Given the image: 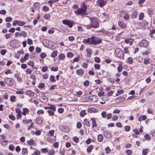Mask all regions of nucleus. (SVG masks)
<instances>
[{"label": "nucleus", "mask_w": 155, "mask_h": 155, "mask_svg": "<svg viewBox=\"0 0 155 155\" xmlns=\"http://www.w3.org/2000/svg\"><path fill=\"white\" fill-rule=\"evenodd\" d=\"M88 6L85 2L81 3V8H78L74 11V13L77 15L83 16L87 15L86 12Z\"/></svg>", "instance_id": "1"}, {"label": "nucleus", "mask_w": 155, "mask_h": 155, "mask_svg": "<svg viewBox=\"0 0 155 155\" xmlns=\"http://www.w3.org/2000/svg\"><path fill=\"white\" fill-rule=\"evenodd\" d=\"M91 44L97 45L101 42V39L97 37H92L91 38Z\"/></svg>", "instance_id": "2"}, {"label": "nucleus", "mask_w": 155, "mask_h": 155, "mask_svg": "<svg viewBox=\"0 0 155 155\" xmlns=\"http://www.w3.org/2000/svg\"><path fill=\"white\" fill-rule=\"evenodd\" d=\"M91 21V26L94 28H98L99 25V23H98L97 20L94 18H90Z\"/></svg>", "instance_id": "3"}, {"label": "nucleus", "mask_w": 155, "mask_h": 155, "mask_svg": "<svg viewBox=\"0 0 155 155\" xmlns=\"http://www.w3.org/2000/svg\"><path fill=\"white\" fill-rule=\"evenodd\" d=\"M115 52L117 56L121 59H123L124 57V53L123 51L120 48H117L115 50Z\"/></svg>", "instance_id": "4"}, {"label": "nucleus", "mask_w": 155, "mask_h": 155, "mask_svg": "<svg viewBox=\"0 0 155 155\" xmlns=\"http://www.w3.org/2000/svg\"><path fill=\"white\" fill-rule=\"evenodd\" d=\"M62 21L63 24L68 26L70 28H72L74 24V22L71 20L65 19L63 20Z\"/></svg>", "instance_id": "5"}, {"label": "nucleus", "mask_w": 155, "mask_h": 155, "mask_svg": "<svg viewBox=\"0 0 155 155\" xmlns=\"http://www.w3.org/2000/svg\"><path fill=\"white\" fill-rule=\"evenodd\" d=\"M107 1L108 0H98L97 2V4L101 8H102L106 5Z\"/></svg>", "instance_id": "6"}, {"label": "nucleus", "mask_w": 155, "mask_h": 155, "mask_svg": "<svg viewBox=\"0 0 155 155\" xmlns=\"http://www.w3.org/2000/svg\"><path fill=\"white\" fill-rule=\"evenodd\" d=\"M5 84L8 86H11L13 84V82L11 78H7L5 80Z\"/></svg>", "instance_id": "7"}, {"label": "nucleus", "mask_w": 155, "mask_h": 155, "mask_svg": "<svg viewBox=\"0 0 155 155\" xmlns=\"http://www.w3.org/2000/svg\"><path fill=\"white\" fill-rule=\"evenodd\" d=\"M59 128L61 131L64 132H68L70 130L69 128L65 125H61L59 126Z\"/></svg>", "instance_id": "8"}, {"label": "nucleus", "mask_w": 155, "mask_h": 155, "mask_svg": "<svg viewBox=\"0 0 155 155\" xmlns=\"http://www.w3.org/2000/svg\"><path fill=\"white\" fill-rule=\"evenodd\" d=\"M148 42L147 40H143L140 42V45L141 47H146L148 45Z\"/></svg>", "instance_id": "9"}, {"label": "nucleus", "mask_w": 155, "mask_h": 155, "mask_svg": "<svg viewBox=\"0 0 155 155\" xmlns=\"http://www.w3.org/2000/svg\"><path fill=\"white\" fill-rule=\"evenodd\" d=\"M40 100L42 102L45 103L47 102L48 100V98L45 96V94L39 97Z\"/></svg>", "instance_id": "10"}, {"label": "nucleus", "mask_w": 155, "mask_h": 155, "mask_svg": "<svg viewBox=\"0 0 155 155\" xmlns=\"http://www.w3.org/2000/svg\"><path fill=\"white\" fill-rule=\"evenodd\" d=\"M134 40V39L133 38H128L125 39L124 42L127 44L131 45L133 43Z\"/></svg>", "instance_id": "11"}, {"label": "nucleus", "mask_w": 155, "mask_h": 155, "mask_svg": "<svg viewBox=\"0 0 155 155\" xmlns=\"http://www.w3.org/2000/svg\"><path fill=\"white\" fill-rule=\"evenodd\" d=\"M84 73V70L82 68H79L76 71V74L78 75L82 76Z\"/></svg>", "instance_id": "12"}, {"label": "nucleus", "mask_w": 155, "mask_h": 155, "mask_svg": "<svg viewBox=\"0 0 155 155\" xmlns=\"http://www.w3.org/2000/svg\"><path fill=\"white\" fill-rule=\"evenodd\" d=\"M91 120H92V128H93L95 127H97V125L96 122L97 119L95 118H91Z\"/></svg>", "instance_id": "13"}, {"label": "nucleus", "mask_w": 155, "mask_h": 155, "mask_svg": "<svg viewBox=\"0 0 155 155\" xmlns=\"http://www.w3.org/2000/svg\"><path fill=\"white\" fill-rule=\"evenodd\" d=\"M87 111L91 113H95L98 112V110L97 109L92 107L88 108Z\"/></svg>", "instance_id": "14"}, {"label": "nucleus", "mask_w": 155, "mask_h": 155, "mask_svg": "<svg viewBox=\"0 0 155 155\" xmlns=\"http://www.w3.org/2000/svg\"><path fill=\"white\" fill-rule=\"evenodd\" d=\"M125 100V98L123 97H119L116 98L115 101L117 103H119L124 101Z\"/></svg>", "instance_id": "15"}, {"label": "nucleus", "mask_w": 155, "mask_h": 155, "mask_svg": "<svg viewBox=\"0 0 155 155\" xmlns=\"http://www.w3.org/2000/svg\"><path fill=\"white\" fill-rule=\"evenodd\" d=\"M103 134L105 137L107 138H109L111 136V134L107 131H104Z\"/></svg>", "instance_id": "16"}, {"label": "nucleus", "mask_w": 155, "mask_h": 155, "mask_svg": "<svg viewBox=\"0 0 155 155\" xmlns=\"http://www.w3.org/2000/svg\"><path fill=\"white\" fill-rule=\"evenodd\" d=\"M118 25L122 28H125L126 27L125 24L122 21H119L118 22Z\"/></svg>", "instance_id": "17"}, {"label": "nucleus", "mask_w": 155, "mask_h": 155, "mask_svg": "<svg viewBox=\"0 0 155 155\" xmlns=\"http://www.w3.org/2000/svg\"><path fill=\"white\" fill-rule=\"evenodd\" d=\"M14 77L17 79V80L19 82H22V79L21 78V76L17 74H14Z\"/></svg>", "instance_id": "18"}, {"label": "nucleus", "mask_w": 155, "mask_h": 155, "mask_svg": "<svg viewBox=\"0 0 155 155\" xmlns=\"http://www.w3.org/2000/svg\"><path fill=\"white\" fill-rule=\"evenodd\" d=\"M46 108L48 109L51 110L53 111L56 110L55 106L53 105H51L49 106L46 107Z\"/></svg>", "instance_id": "19"}, {"label": "nucleus", "mask_w": 155, "mask_h": 155, "mask_svg": "<svg viewBox=\"0 0 155 155\" xmlns=\"http://www.w3.org/2000/svg\"><path fill=\"white\" fill-rule=\"evenodd\" d=\"M29 110L28 109L26 108H24L23 109V112L22 114L24 115H25L27 114H28Z\"/></svg>", "instance_id": "20"}, {"label": "nucleus", "mask_w": 155, "mask_h": 155, "mask_svg": "<svg viewBox=\"0 0 155 155\" xmlns=\"http://www.w3.org/2000/svg\"><path fill=\"white\" fill-rule=\"evenodd\" d=\"M26 94L27 95L30 96H33L34 95V93L31 90H28L26 92Z\"/></svg>", "instance_id": "21"}, {"label": "nucleus", "mask_w": 155, "mask_h": 155, "mask_svg": "<svg viewBox=\"0 0 155 155\" xmlns=\"http://www.w3.org/2000/svg\"><path fill=\"white\" fill-rule=\"evenodd\" d=\"M87 55L88 57H90L92 53V50L91 49L87 48Z\"/></svg>", "instance_id": "22"}, {"label": "nucleus", "mask_w": 155, "mask_h": 155, "mask_svg": "<svg viewBox=\"0 0 155 155\" xmlns=\"http://www.w3.org/2000/svg\"><path fill=\"white\" fill-rule=\"evenodd\" d=\"M16 23L17 24L20 26H22L24 25L25 24V22H23L21 21H15Z\"/></svg>", "instance_id": "23"}, {"label": "nucleus", "mask_w": 155, "mask_h": 155, "mask_svg": "<svg viewBox=\"0 0 155 155\" xmlns=\"http://www.w3.org/2000/svg\"><path fill=\"white\" fill-rule=\"evenodd\" d=\"M150 58H144V59L143 63L145 65L150 64L151 61Z\"/></svg>", "instance_id": "24"}, {"label": "nucleus", "mask_w": 155, "mask_h": 155, "mask_svg": "<svg viewBox=\"0 0 155 155\" xmlns=\"http://www.w3.org/2000/svg\"><path fill=\"white\" fill-rule=\"evenodd\" d=\"M36 121L37 124H38L40 125L42 123L43 120L41 118L39 117H38L37 118L36 120Z\"/></svg>", "instance_id": "25"}, {"label": "nucleus", "mask_w": 155, "mask_h": 155, "mask_svg": "<svg viewBox=\"0 0 155 155\" xmlns=\"http://www.w3.org/2000/svg\"><path fill=\"white\" fill-rule=\"evenodd\" d=\"M147 116L144 115H143L142 116H140L138 118V120L139 121H141L142 120H146V119H147Z\"/></svg>", "instance_id": "26"}, {"label": "nucleus", "mask_w": 155, "mask_h": 155, "mask_svg": "<svg viewBox=\"0 0 155 155\" xmlns=\"http://www.w3.org/2000/svg\"><path fill=\"white\" fill-rule=\"evenodd\" d=\"M58 51L57 50L54 51L51 54V56L53 58H54L57 56Z\"/></svg>", "instance_id": "27"}, {"label": "nucleus", "mask_w": 155, "mask_h": 155, "mask_svg": "<svg viewBox=\"0 0 155 155\" xmlns=\"http://www.w3.org/2000/svg\"><path fill=\"white\" fill-rule=\"evenodd\" d=\"M103 137L102 134H99L97 137V140L99 142H101L103 140Z\"/></svg>", "instance_id": "28"}, {"label": "nucleus", "mask_w": 155, "mask_h": 155, "mask_svg": "<svg viewBox=\"0 0 155 155\" xmlns=\"http://www.w3.org/2000/svg\"><path fill=\"white\" fill-rule=\"evenodd\" d=\"M84 124L87 127H90V124L89 121H87L86 119H85L84 121Z\"/></svg>", "instance_id": "29"}, {"label": "nucleus", "mask_w": 155, "mask_h": 155, "mask_svg": "<svg viewBox=\"0 0 155 155\" xmlns=\"http://www.w3.org/2000/svg\"><path fill=\"white\" fill-rule=\"evenodd\" d=\"M27 143L30 146H33L34 143V141L32 139H31L30 140L28 141Z\"/></svg>", "instance_id": "30"}, {"label": "nucleus", "mask_w": 155, "mask_h": 155, "mask_svg": "<svg viewBox=\"0 0 155 155\" xmlns=\"http://www.w3.org/2000/svg\"><path fill=\"white\" fill-rule=\"evenodd\" d=\"M94 148V146L93 145H90L87 148V152L90 153L91 152L92 150Z\"/></svg>", "instance_id": "31"}, {"label": "nucleus", "mask_w": 155, "mask_h": 155, "mask_svg": "<svg viewBox=\"0 0 155 155\" xmlns=\"http://www.w3.org/2000/svg\"><path fill=\"white\" fill-rule=\"evenodd\" d=\"M58 58L60 60H63L64 59L65 56L64 54L61 53L58 56Z\"/></svg>", "instance_id": "32"}, {"label": "nucleus", "mask_w": 155, "mask_h": 155, "mask_svg": "<svg viewBox=\"0 0 155 155\" xmlns=\"http://www.w3.org/2000/svg\"><path fill=\"white\" fill-rule=\"evenodd\" d=\"M50 81L52 83H54L56 81L55 77L53 75H51L50 78Z\"/></svg>", "instance_id": "33"}, {"label": "nucleus", "mask_w": 155, "mask_h": 155, "mask_svg": "<svg viewBox=\"0 0 155 155\" xmlns=\"http://www.w3.org/2000/svg\"><path fill=\"white\" fill-rule=\"evenodd\" d=\"M83 42L84 43H88L91 44V38H89L87 39H84Z\"/></svg>", "instance_id": "34"}, {"label": "nucleus", "mask_w": 155, "mask_h": 155, "mask_svg": "<svg viewBox=\"0 0 155 155\" xmlns=\"http://www.w3.org/2000/svg\"><path fill=\"white\" fill-rule=\"evenodd\" d=\"M10 100L12 102H15L16 101V97L14 95L10 97Z\"/></svg>", "instance_id": "35"}, {"label": "nucleus", "mask_w": 155, "mask_h": 155, "mask_svg": "<svg viewBox=\"0 0 155 155\" xmlns=\"http://www.w3.org/2000/svg\"><path fill=\"white\" fill-rule=\"evenodd\" d=\"M32 121V120L31 119L28 120H27L25 119H23L22 120L23 123L24 124H29Z\"/></svg>", "instance_id": "36"}, {"label": "nucleus", "mask_w": 155, "mask_h": 155, "mask_svg": "<svg viewBox=\"0 0 155 155\" xmlns=\"http://www.w3.org/2000/svg\"><path fill=\"white\" fill-rule=\"evenodd\" d=\"M48 154L49 155H53L54 154L55 151L53 149L48 150Z\"/></svg>", "instance_id": "37"}, {"label": "nucleus", "mask_w": 155, "mask_h": 155, "mask_svg": "<svg viewBox=\"0 0 155 155\" xmlns=\"http://www.w3.org/2000/svg\"><path fill=\"white\" fill-rule=\"evenodd\" d=\"M137 12L136 11H134L131 14V16L133 18H135L137 16Z\"/></svg>", "instance_id": "38"}, {"label": "nucleus", "mask_w": 155, "mask_h": 155, "mask_svg": "<svg viewBox=\"0 0 155 155\" xmlns=\"http://www.w3.org/2000/svg\"><path fill=\"white\" fill-rule=\"evenodd\" d=\"M123 69V67L122 65L120 64H119L117 68L118 71L119 72H120Z\"/></svg>", "instance_id": "39"}, {"label": "nucleus", "mask_w": 155, "mask_h": 155, "mask_svg": "<svg viewBox=\"0 0 155 155\" xmlns=\"http://www.w3.org/2000/svg\"><path fill=\"white\" fill-rule=\"evenodd\" d=\"M28 153L27 149L26 148H23L22 149V154L24 155L26 153Z\"/></svg>", "instance_id": "40"}, {"label": "nucleus", "mask_w": 155, "mask_h": 155, "mask_svg": "<svg viewBox=\"0 0 155 155\" xmlns=\"http://www.w3.org/2000/svg\"><path fill=\"white\" fill-rule=\"evenodd\" d=\"M123 18L126 20L129 19V16L127 12L124 13V15L123 16Z\"/></svg>", "instance_id": "41"}, {"label": "nucleus", "mask_w": 155, "mask_h": 155, "mask_svg": "<svg viewBox=\"0 0 155 155\" xmlns=\"http://www.w3.org/2000/svg\"><path fill=\"white\" fill-rule=\"evenodd\" d=\"M144 17V14L143 13H141L139 15V18L140 20H142Z\"/></svg>", "instance_id": "42"}, {"label": "nucleus", "mask_w": 155, "mask_h": 155, "mask_svg": "<svg viewBox=\"0 0 155 155\" xmlns=\"http://www.w3.org/2000/svg\"><path fill=\"white\" fill-rule=\"evenodd\" d=\"M144 137L146 140H149L151 139V137L149 134H146L145 135Z\"/></svg>", "instance_id": "43"}, {"label": "nucleus", "mask_w": 155, "mask_h": 155, "mask_svg": "<svg viewBox=\"0 0 155 155\" xmlns=\"http://www.w3.org/2000/svg\"><path fill=\"white\" fill-rule=\"evenodd\" d=\"M55 111H53L51 110H48V112L49 116H52L54 114V112Z\"/></svg>", "instance_id": "44"}, {"label": "nucleus", "mask_w": 155, "mask_h": 155, "mask_svg": "<svg viewBox=\"0 0 155 155\" xmlns=\"http://www.w3.org/2000/svg\"><path fill=\"white\" fill-rule=\"evenodd\" d=\"M133 59L131 57H129L128 58L127 62L129 64H132L133 63Z\"/></svg>", "instance_id": "45"}, {"label": "nucleus", "mask_w": 155, "mask_h": 155, "mask_svg": "<svg viewBox=\"0 0 155 155\" xmlns=\"http://www.w3.org/2000/svg\"><path fill=\"white\" fill-rule=\"evenodd\" d=\"M105 150L107 154L110 153L111 151V150L109 147H107L106 148Z\"/></svg>", "instance_id": "46"}, {"label": "nucleus", "mask_w": 155, "mask_h": 155, "mask_svg": "<svg viewBox=\"0 0 155 155\" xmlns=\"http://www.w3.org/2000/svg\"><path fill=\"white\" fill-rule=\"evenodd\" d=\"M43 10L44 12H47L49 10V8L47 6H44L43 7Z\"/></svg>", "instance_id": "47"}, {"label": "nucleus", "mask_w": 155, "mask_h": 155, "mask_svg": "<svg viewBox=\"0 0 155 155\" xmlns=\"http://www.w3.org/2000/svg\"><path fill=\"white\" fill-rule=\"evenodd\" d=\"M74 56L73 53L71 52H69L67 54V56L68 58H72Z\"/></svg>", "instance_id": "48"}, {"label": "nucleus", "mask_w": 155, "mask_h": 155, "mask_svg": "<svg viewBox=\"0 0 155 155\" xmlns=\"http://www.w3.org/2000/svg\"><path fill=\"white\" fill-rule=\"evenodd\" d=\"M45 87V84L43 83H41L39 84L38 86V87L39 88H43Z\"/></svg>", "instance_id": "49"}, {"label": "nucleus", "mask_w": 155, "mask_h": 155, "mask_svg": "<svg viewBox=\"0 0 155 155\" xmlns=\"http://www.w3.org/2000/svg\"><path fill=\"white\" fill-rule=\"evenodd\" d=\"M96 96L95 95H93L92 96H91L90 97V99H91L92 101L93 102H94L95 100H96Z\"/></svg>", "instance_id": "50"}, {"label": "nucleus", "mask_w": 155, "mask_h": 155, "mask_svg": "<svg viewBox=\"0 0 155 155\" xmlns=\"http://www.w3.org/2000/svg\"><path fill=\"white\" fill-rule=\"evenodd\" d=\"M118 118V116L116 114H114L113 115L112 120L113 121H115L117 120Z\"/></svg>", "instance_id": "51"}, {"label": "nucleus", "mask_w": 155, "mask_h": 155, "mask_svg": "<svg viewBox=\"0 0 155 155\" xmlns=\"http://www.w3.org/2000/svg\"><path fill=\"white\" fill-rule=\"evenodd\" d=\"M51 71H56L58 70V68L57 67H53L51 68Z\"/></svg>", "instance_id": "52"}, {"label": "nucleus", "mask_w": 155, "mask_h": 155, "mask_svg": "<svg viewBox=\"0 0 155 155\" xmlns=\"http://www.w3.org/2000/svg\"><path fill=\"white\" fill-rule=\"evenodd\" d=\"M43 17L45 19L48 20L50 18V15L49 14H45Z\"/></svg>", "instance_id": "53"}, {"label": "nucleus", "mask_w": 155, "mask_h": 155, "mask_svg": "<svg viewBox=\"0 0 155 155\" xmlns=\"http://www.w3.org/2000/svg\"><path fill=\"white\" fill-rule=\"evenodd\" d=\"M27 64L29 66H31L32 67H34V63L33 61H29Z\"/></svg>", "instance_id": "54"}, {"label": "nucleus", "mask_w": 155, "mask_h": 155, "mask_svg": "<svg viewBox=\"0 0 155 155\" xmlns=\"http://www.w3.org/2000/svg\"><path fill=\"white\" fill-rule=\"evenodd\" d=\"M48 67L47 66H44L42 67L41 71H42L45 72L48 70Z\"/></svg>", "instance_id": "55"}, {"label": "nucleus", "mask_w": 155, "mask_h": 155, "mask_svg": "<svg viewBox=\"0 0 155 155\" xmlns=\"http://www.w3.org/2000/svg\"><path fill=\"white\" fill-rule=\"evenodd\" d=\"M94 60L97 63H100L101 62L100 58L98 57H96L94 58Z\"/></svg>", "instance_id": "56"}, {"label": "nucleus", "mask_w": 155, "mask_h": 155, "mask_svg": "<svg viewBox=\"0 0 155 155\" xmlns=\"http://www.w3.org/2000/svg\"><path fill=\"white\" fill-rule=\"evenodd\" d=\"M89 84V81L88 80H86L85 81L84 83L83 84L84 86L87 87L88 86Z\"/></svg>", "instance_id": "57"}, {"label": "nucleus", "mask_w": 155, "mask_h": 155, "mask_svg": "<svg viewBox=\"0 0 155 155\" xmlns=\"http://www.w3.org/2000/svg\"><path fill=\"white\" fill-rule=\"evenodd\" d=\"M64 111V109L62 107L59 108L58 109V112L60 113H62Z\"/></svg>", "instance_id": "58"}, {"label": "nucleus", "mask_w": 155, "mask_h": 155, "mask_svg": "<svg viewBox=\"0 0 155 155\" xmlns=\"http://www.w3.org/2000/svg\"><path fill=\"white\" fill-rule=\"evenodd\" d=\"M32 70L30 69V68H27L26 70V72L28 74H31L32 72Z\"/></svg>", "instance_id": "59"}, {"label": "nucleus", "mask_w": 155, "mask_h": 155, "mask_svg": "<svg viewBox=\"0 0 155 155\" xmlns=\"http://www.w3.org/2000/svg\"><path fill=\"white\" fill-rule=\"evenodd\" d=\"M85 115V110H82L80 112V115L82 117H83Z\"/></svg>", "instance_id": "60"}, {"label": "nucleus", "mask_w": 155, "mask_h": 155, "mask_svg": "<svg viewBox=\"0 0 155 155\" xmlns=\"http://www.w3.org/2000/svg\"><path fill=\"white\" fill-rule=\"evenodd\" d=\"M9 149L12 150H13L15 149V146L13 145H10L8 147Z\"/></svg>", "instance_id": "61"}, {"label": "nucleus", "mask_w": 155, "mask_h": 155, "mask_svg": "<svg viewBox=\"0 0 155 155\" xmlns=\"http://www.w3.org/2000/svg\"><path fill=\"white\" fill-rule=\"evenodd\" d=\"M123 92H124V90H123L118 91H117V92L116 94V96H118L119 95H120V94H121L123 93Z\"/></svg>", "instance_id": "62"}, {"label": "nucleus", "mask_w": 155, "mask_h": 155, "mask_svg": "<svg viewBox=\"0 0 155 155\" xmlns=\"http://www.w3.org/2000/svg\"><path fill=\"white\" fill-rule=\"evenodd\" d=\"M46 54L45 53H41L40 54V57L42 58H44L46 56Z\"/></svg>", "instance_id": "63"}, {"label": "nucleus", "mask_w": 155, "mask_h": 155, "mask_svg": "<svg viewBox=\"0 0 155 155\" xmlns=\"http://www.w3.org/2000/svg\"><path fill=\"white\" fill-rule=\"evenodd\" d=\"M73 140L76 143H78L79 142V139L77 137H74Z\"/></svg>", "instance_id": "64"}]
</instances>
